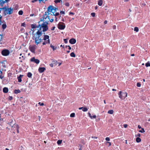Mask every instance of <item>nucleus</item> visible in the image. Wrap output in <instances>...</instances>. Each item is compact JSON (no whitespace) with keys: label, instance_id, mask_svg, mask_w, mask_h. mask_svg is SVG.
<instances>
[{"label":"nucleus","instance_id":"f257e3e1","mask_svg":"<svg viewBox=\"0 0 150 150\" xmlns=\"http://www.w3.org/2000/svg\"><path fill=\"white\" fill-rule=\"evenodd\" d=\"M30 32V35L32 36V38L35 41V43L37 45L40 43L42 41V40L40 37L42 35V33H41L39 31H36L34 33H31Z\"/></svg>","mask_w":150,"mask_h":150},{"label":"nucleus","instance_id":"f03ea898","mask_svg":"<svg viewBox=\"0 0 150 150\" xmlns=\"http://www.w3.org/2000/svg\"><path fill=\"white\" fill-rule=\"evenodd\" d=\"M57 8L52 6H50L47 8V13L49 14L57 16L59 14V13H56Z\"/></svg>","mask_w":150,"mask_h":150},{"label":"nucleus","instance_id":"7ed1b4c3","mask_svg":"<svg viewBox=\"0 0 150 150\" xmlns=\"http://www.w3.org/2000/svg\"><path fill=\"white\" fill-rule=\"evenodd\" d=\"M48 24L47 22L45 21L41 25H39L38 26V28H39V29H37V31L40 30L41 33H42V31L43 32L47 31L48 29Z\"/></svg>","mask_w":150,"mask_h":150},{"label":"nucleus","instance_id":"20e7f679","mask_svg":"<svg viewBox=\"0 0 150 150\" xmlns=\"http://www.w3.org/2000/svg\"><path fill=\"white\" fill-rule=\"evenodd\" d=\"M119 97L122 100H123L127 96V93L126 92H123L120 91L118 93Z\"/></svg>","mask_w":150,"mask_h":150},{"label":"nucleus","instance_id":"39448f33","mask_svg":"<svg viewBox=\"0 0 150 150\" xmlns=\"http://www.w3.org/2000/svg\"><path fill=\"white\" fill-rule=\"evenodd\" d=\"M4 10L5 13L7 14H11L13 13V8L11 7L10 8H5Z\"/></svg>","mask_w":150,"mask_h":150},{"label":"nucleus","instance_id":"423d86ee","mask_svg":"<svg viewBox=\"0 0 150 150\" xmlns=\"http://www.w3.org/2000/svg\"><path fill=\"white\" fill-rule=\"evenodd\" d=\"M58 28L60 30H63L65 28V24L62 22H59L57 25Z\"/></svg>","mask_w":150,"mask_h":150},{"label":"nucleus","instance_id":"0eeeda50","mask_svg":"<svg viewBox=\"0 0 150 150\" xmlns=\"http://www.w3.org/2000/svg\"><path fill=\"white\" fill-rule=\"evenodd\" d=\"M31 33H34L35 32H36V30H37V29H39V28H38V27H37V26L35 24H32L31 25Z\"/></svg>","mask_w":150,"mask_h":150},{"label":"nucleus","instance_id":"6e6552de","mask_svg":"<svg viewBox=\"0 0 150 150\" xmlns=\"http://www.w3.org/2000/svg\"><path fill=\"white\" fill-rule=\"evenodd\" d=\"M1 53L3 55L6 56L9 55V52L8 50H3Z\"/></svg>","mask_w":150,"mask_h":150},{"label":"nucleus","instance_id":"1a4fd4ad","mask_svg":"<svg viewBox=\"0 0 150 150\" xmlns=\"http://www.w3.org/2000/svg\"><path fill=\"white\" fill-rule=\"evenodd\" d=\"M30 61L32 62H34L36 64H38L40 62L39 60L36 59L35 57H33L30 59Z\"/></svg>","mask_w":150,"mask_h":150},{"label":"nucleus","instance_id":"9d476101","mask_svg":"<svg viewBox=\"0 0 150 150\" xmlns=\"http://www.w3.org/2000/svg\"><path fill=\"white\" fill-rule=\"evenodd\" d=\"M37 47L35 45H34L29 47V49L30 51L33 53H34L35 49Z\"/></svg>","mask_w":150,"mask_h":150},{"label":"nucleus","instance_id":"9b49d317","mask_svg":"<svg viewBox=\"0 0 150 150\" xmlns=\"http://www.w3.org/2000/svg\"><path fill=\"white\" fill-rule=\"evenodd\" d=\"M9 0H0V4L1 6H3V4L6 2H8Z\"/></svg>","mask_w":150,"mask_h":150},{"label":"nucleus","instance_id":"f8f14e48","mask_svg":"<svg viewBox=\"0 0 150 150\" xmlns=\"http://www.w3.org/2000/svg\"><path fill=\"white\" fill-rule=\"evenodd\" d=\"M69 42L71 44H74L76 43V40L74 38H72L69 40Z\"/></svg>","mask_w":150,"mask_h":150},{"label":"nucleus","instance_id":"ddd939ff","mask_svg":"<svg viewBox=\"0 0 150 150\" xmlns=\"http://www.w3.org/2000/svg\"><path fill=\"white\" fill-rule=\"evenodd\" d=\"M46 70L45 67H39L38 69V71L40 73H42L44 72Z\"/></svg>","mask_w":150,"mask_h":150},{"label":"nucleus","instance_id":"4468645a","mask_svg":"<svg viewBox=\"0 0 150 150\" xmlns=\"http://www.w3.org/2000/svg\"><path fill=\"white\" fill-rule=\"evenodd\" d=\"M45 19V20L48 19L50 21V22H52L53 21V18L50 19V17L49 16H44L43 19Z\"/></svg>","mask_w":150,"mask_h":150},{"label":"nucleus","instance_id":"2eb2a0df","mask_svg":"<svg viewBox=\"0 0 150 150\" xmlns=\"http://www.w3.org/2000/svg\"><path fill=\"white\" fill-rule=\"evenodd\" d=\"M43 40L45 41H48V40H50L49 36L47 35H44Z\"/></svg>","mask_w":150,"mask_h":150},{"label":"nucleus","instance_id":"dca6fc26","mask_svg":"<svg viewBox=\"0 0 150 150\" xmlns=\"http://www.w3.org/2000/svg\"><path fill=\"white\" fill-rule=\"evenodd\" d=\"M88 115L89 116L91 119H95L96 117V115H93V116H92L90 112L88 113Z\"/></svg>","mask_w":150,"mask_h":150},{"label":"nucleus","instance_id":"f3484780","mask_svg":"<svg viewBox=\"0 0 150 150\" xmlns=\"http://www.w3.org/2000/svg\"><path fill=\"white\" fill-rule=\"evenodd\" d=\"M23 76V75H21L18 78V81L19 82H21L22 80L21 78Z\"/></svg>","mask_w":150,"mask_h":150},{"label":"nucleus","instance_id":"a211bd4d","mask_svg":"<svg viewBox=\"0 0 150 150\" xmlns=\"http://www.w3.org/2000/svg\"><path fill=\"white\" fill-rule=\"evenodd\" d=\"M103 3V0H99L98 1V4L99 6H101L102 5Z\"/></svg>","mask_w":150,"mask_h":150},{"label":"nucleus","instance_id":"6ab92c4d","mask_svg":"<svg viewBox=\"0 0 150 150\" xmlns=\"http://www.w3.org/2000/svg\"><path fill=\"white\" fill-rule=\"evenodd\" d=\"M12 127H13V129H14L13 128V127H16L17 130V132H18H18H19L18 130V127L17 125H16V124L14 125L13 126H12Z\"/></svg>","mask_w":150,"mask_h":150},{"label":"nucleus","instance_id":"aec40b11","mask_svg":"<svg viewBox=\"0 0 150 150\" xmlns=\"http://www.w3.org/2000/svg\"><path fill=\"white\" fill-rule=\"evenodd\" d=\"M8 91V88L6 87L4 88L3 89V91L5 93H7Z\"/></svg>","mask_w":150,"mask_h":150},{"label":"nucleus","instance_id":"412c9836","mask_svg":"<svg viewBox=\"0 0 150 150\" xmlns=\"http://www.w3.org/2000/svg\"><path fill=\"white\" fill-rule=\"evenodd\" d=\"M113 113L114 111L112 110H110L108 112V113L110 114H112Z\"/></svg>","mask_w":150,"mask_h":150},{"label":"nucleus","instance_id":"4be33fe9","mask_svg":"<svg viewBox=\"0 0 150 150\" xmlns=\"http://www.w3.org/2000/svg\"><path fill=\"white\" fill-rule=\"evenodd\" d=\"M136 140V142L137 143L140 142L141 141V139L139 137L137 138Z\"/></svg>","mask_w":150,"mask_h":150},{"label":"nucleus","instance_id":"5701e85b","mask_svg":"<svg viewBox=\"0 0 150 150\" xmlns=\"http://www.w3.org/2000/svg\"><path fill=\"white\" fill-rule=\"evenodd\" d=\"M50 43V40H48V41H45L44 42H43L42 44L43 45H46L47 43Z\"/></svg>","mask_w":150,"mask_h":150},{"label":"nucleus","instance_id":"b1692460","mask_svg":"<svg viewBox=\"0 0 150 150\" xmlns=\"http://www.w3.org/2000/svg\"><path fill=\"white\" fill-rule=\"evenodd\" d=\"M70 56L72 57H76V55L73 52H72L70 54Z\"/></svg>","mask_w":150,"mask_h":150},{"label":"nucleus","instance_id":"393cba45","mask_svg":"<svg viewBox=\"0 0 150 150\" xmlns=\"http://www.w3.org/2000/svg\"><path fill=\"white\" fill-rule=\"evenodd\" d=\"M2 27L3 29H4L6 28L7 26L6 24H4L2 25Z\"/></svg>","mask_w":150,"mask_h":150},{"label":"nucleus","instance_id":"a878e982","mask_svg":"<svg viewBox=\"0 0 150 150\" xmlns=\"http://www.w3.org/2000/svg\"><path fill=\"white\" fill-rule=\"evenodd\" d=\"M20 91L19 90H15L14 91V92L15 93H18L20 92Z\"/></svg>","mask_w":150,"mask_h":150},{"label":"nucleus","instance_id":"bb28decb","mask_svg":"<svg viewBox=\"0 0 150 150\" xmlns=\"http://www.w3.org/2000/svg\"><path fill=\"white\" fill-rule=\"evenodd\" d=\"M145 66L146 67H150V63L149 62H148L146 63Z\"/></svg>","mask_w":150,"mask_h":150},{"label":"nucleus","instance_id":"cd10ccee","mask_svg":"<svg viewBox=\"0 0 150 150\" xmlns=\"http://www.w3.org/2000/svg\"><path fill=\"white\" fill-rule=\"evenodd\" d=\"M32 74L30 72H28L27 74V76L28 77L30 78L32 76Z\"/></svg>","mask_w":150,"mask_h":150},{"label":"nucleus","instance_id":"c85d7f7f","mask_svg":"<svg viewBox=\"0 0 150 150\" xmlns=\"http://www.w3.org/2000/svg\"><path fill=\"white\" fill-rule=\"evenodd\" d=\"M52 63L53 64V65L55 66L57 64V62L56 60L53 61H52Z\"/></svg>","mask_w":150,"mask_h":150},{"label":"nucleus","instance_id":"c756f323","mask_svg":"<svg viewBox=\"0 0 150 150\" xmlns=\"http://www.w3.org/2000/svg\"><path fill=\"white\" fill-rule=\"evenodd\" d=\"M62 140H58L57 141V143L58 144L60 145L62 143Z\"/></svg>","mask_w":150,"mask_h":150},{"label":"nucleus","instance_id":"7c9ffc66","mask_svg":"<svg viewBox=\"0 0 150 150\" xmlns=\"http://www.w3.org/2000/svg\"><path fill=\"white\" fill-rule=\"evenodd\" d=\"M75 116V114L74 113H72L70 114V117H74Z\"/></svg>","mask_w":150,"mask_h":150},{"label":"nucleus","instance_id":"2f4dec72","mask_svg":"<svg viewBox=\"0 0 150 150\" xmlns=\"http://www.w3.org/2000/svg\"><path fill=\"white\" fill-rule=\"evenodd\" d=\"M88 109L86 108H83L82 110L84 112L87 111Z\"/></svg>","mask_w":150,"mask_h":150},{"label":"nucleus","instance_id":"473e14b6","mask_svg":"<svg viewBox=\"0 0 150 150\" xmlns=\"http://www.w3.org/2000/svg\"><path fill=\"white\" fill-rule=\"evenodd\" d=\"M139 132L141 133H144V132H145V131L144 130V129L143 128H142L141 130H140L139 131Z\"/></svg>","mask_w":150,"mask_h":150},{"label":"nucleus","instance_id":"72a5a7b5","mask_svg":"<svg viewBox=\"0 0 150 150\" xmlns=\"http://www.w3.org/2000/svg\"><path fill=\"white\" fill-rule=\"evenodd\" d=\"M134 31H135L136 32H138L139 31V29L137 27H135L134 28Z\"/></svg>","mask_w":150,"mask_h":150},{"label":"nucleus","instance_id":"f704fd0d","mask_svg":"<svg viewBox=\"0 0 150 150\" xmlns=\"http://www.w3.org/2000/svg\"><path fill=\"white\" fill-rule=\"evenodd\" d=\"M23 11H21H21H20L19 12H18V14L19 15H22L23 14Z\"/></svg>","mask_w":150,"mask_h":150},{"label":"nucleus","instance_id":"c9c22d12","mask_svg":"<svg viewBox=\"0 0 150 150\" xmlns=\"http://www.w3.org/2000/svg\"><path fill=\"white\" fill-rule=\"evenodd\" d=\"M50 47L53 49L54 50L56 49V48H55L54 47V46L52 45H51Z\"/></svg>","mask_w":150,"mask_h":150},{"label":"nucleus","instance_id":"e433bc0d","mask_svg":"<svg viewBox=\"0 0 150 150\" xmlns=\"http://www.w3.org/2000/svg\"><path fill=\"white\" fill-rule=\"evenodd\" d=\"M95 13H91V15L93 17H95Z\"/></svg>","mask_w":150,"mask_h":150},{"label":"nucleus","instance_id":"4c0bfd02","mask_svg":"<svg viewBox=\"0 0 150 150\" xmlns=\"http://www.w3.org/2000/svg\"><path fill=\"white\" fill-rule=\"evenodd\" d=\"M38 104L40 106H43L44 105V104L43 103H41L40 102H39L38 103Z\"/></svg>","mask_w":150,"mask_h":150},{"label":"nucleus","instance_id":"58836bf2","mask_svg":"<svg viewBox=\"0 0 150 150\" xmlns=\"http://www.w3.org/2000/svg\"><path fill=\"white\" fill-rule=\"evenodd\" d=\"M21 26H22L25 27V23H22V24H21Z\"/></svg>","mask_w":150,"mask_h":150},{"label":"nucleus","instance_id":"ea45409f","mask_svg":"<svg viewBox=\"0 0 150 150\" xmlns=\"http://www.w3.org/2000/svg\"><path fill=\"white\" fill-rule=\"evenodd\" d=\"M60 1V0H55L54 1V2L55 3H59Z\"/></svg>","mask_w":150,"mask_h":150},{"label":"nucleus","instance_id":"a19ab883","mask_svg":"<svg viewBox=\"0 0 150 150\" xmlns=\"http://www.w3.org/2000/svg\"><path fill=\"white\" fill-rule=\"evenodd\" d=\"M141 85V84L140 83H137V86H138V87H140Z\"/></svg>","mask_w":150,"mask_h":150},{"label":"nucleus","instance_id":"79ce46f5","mask_svg":"<svg viewBox=\"0 0 150 150\" xmlns=\"http://www.w3.org/2000/svg\"><path fill=\"white\" fill-rule=\"evenodd\" d=\"M105 140L107 141H109L110 140V139L109 137H107L105 138Z\"/></svg>","mask_w":150,"mask_h":150},{"label":"nucleus","instance_id":"37998d69","mask_svg":"<svg viewBox=\"0 0 150 150\" xmlns=\"http://www.w3.org/2000/svg\"><path fill=\"white\" fill-rule=\"evenodd\" d=\"M19 58L20 59H24V57L23 55H22L21 57H19Z\"/></svg>","mask_w":150,"mask_h":150},{"label":"nucleus","instance_id":"c03bdc74","mask_svg":"<svg viewBox=\"0 0 150 150\" xmlns=\"http://www.w3.org/2000/svg\"><path fill=\"white\" fill-rule=\"evenodd\" d=\"M67 40H68L67 39H64V42L65 43H67V42H68Z\"/></svg>","mask_w":150,"mask_h":150},{"label":"nucleus","instance_id":"a18cd8bd","mask_svg":"<svg viewBox=\"0 0 150 150\" xmlns=\"http://www.w3.org/2000/svg\"><path fill=\"white\" fill-rule=\"evenodd\" d=\"M123 126L125 128H126L127 127L128 125L126 124H125L123 125Z\"/></svg>","mask_w":150,"mask_h":150},{"label":"nucleus","instance_id":"49530a36","mask_svg":"<svg viewBox=\"0 0 150 150\" xmlns=\"http://www.w3.org/2000/svg\"><path fill=\"white\" fill-rule=\"evenodd\" d=\"M65 5L67 6H69V4L68 3H66Z\"/></svg>","mask_w":150,"mask_h":150},{"label":"nucleus","instance_id":"de8ad7c7","mask_svg":"<svg viewBox=\"0 0 150 150\" xmlns=\"http://www.w3.org/2000/svg\"><path fill=\"white\" fill-rule=\"evenodd\" d=\"M60 13L61 14H65V12L64 11H61Z\"/></svg>","mask_w":150,"mask_h":150},{"label":"nucleus","instance_id":"09e8293b","mask_svg":"<svg viewBox=\"0 0 150 150\" xmlns=\"http://www.w3.org/2000/svg\"><path fill=\"white\" fill-rule=\"evenodd\" d=\"M2 39V35H0V41Z\"/></svg>","mask_w":150,"mask_h":150},{"label":"nucleus","instance_id":"8fccbe9b","mask_svg":"<svg viewBox=\"0 0 150 150\" xmlns=\"http://www.w3.org/2000/svg\"><path fill=\"white\" fill-rule=\"evenodd\" d=\"M50 66L51 67H53L54 66V65H53V64L52 63H51L50 64Z\"/></svg>","mask_w":150,"mask_h":150},{"label":"nucleus","instance_id":"3c124183","mask_svg":"<svg viewBox=\"0 0 150 150\" xmlns=\"http://www.w3.org/2000/svg\"><path fill=\"white\" fill-rule=\"evenodd\" d=\"M66 47H69V50H70L71 49V47L70 46H66Z\"/></svg>","mask_w":150,"mask_h":150},{"label":"nucleus","instance_id":"603ef678","mask_svg":"<svg viewBox=\"0 0 150 150\" xmlns=\"http://www.w3.org/2000/svg\"><path fill=\"white\" fill-rule=\"evenodd\" d=\"M13 98L11 96H9V99L10 100H12Z\"/></svg>","mask_w":150,"mask_h":150},{"label":"nucleus","instance_id":"864d4df0","mask_svg":"<svg viewBox=\"0 0 150 150\" xmlns=\"http://www.w3.org/2000/svg\"><path fill=\"white\" fill-rule=\"evenodd\" d=\"M69 15H74V13L73 12H70L69 13Z\"/></svg>","mask_w":150,"mask_h":150},{"label":"nucleus","instance_id":"5fc2aeb1","mask_svg":"<svg viewBox=\"0 0 150 150\" xmlns=\"http://www.w3.org/2000/svg\"><path fill=\"white\" fill-rule=\"evenodd\" d=\"M38 1V0H33L32 1V2H33V3H34L35 2H36V1Z\"/></svg>","mask_w":150,"mask_h":150},{"label":"nucleus","instance_id":"6e6d98bb","mask_svg":"<svg viewBox=\"0 0 150 150\" xmlns=\"http://www.w3.org/2000/svg\"><path fill=\"white\" fill-rule=\"evenodd\" d=\"M5 9V7L3 8H0V13L1 12V11L2 9Z\"/></svg>","mask_w":150,"mask_h":150},{"label":"nucleus","instance_id":"4d7b16f0","mask_svg":"<svg viewBox=\"0 0 150 150\" xmlns=\"http://www.w3.org/2000/svg\"><path fill=\"white\" fill-rule=\"evenodd\" d=\"M137 136L138 137H140L141 136V135L140 134L138 133L137 134Z\"/></svg>","mask_w":150,"mask_h":150},{"label":"nucleus","instance_id":"13d9d810","mask_svg":"<svg viewBox=\"0 0 150 150\" xmlns=\"http://www.w3.org/2000/svg\"><path fill=\"white\" fill-rule=\"evenodd\" d=\"M107 143L109 144V146H110L111 145V143L110 142H107Z\"/></svg>","mask_w":150,"mask_h":150},{"label":"nucleus","instance_id":"bf43d9fd","mask_svg":"<svg viewBox=\"0 0 150 150\" xmlns=\"http://www.w3.org/2000/svg\"><path fill=\"white\" fill-rule=\"evenodd\" d=\"M116 28V26L115 25H114L113 26V29H115Z\"/></svg>","mask_w":150,"mask_h":150},{"label":"nucleus","instance_id":"052dcab7","mask_svg":"<svg viewBox=\"0 0 150 150\" xmlns=\"http://www.w3.org/2000/svg\"><path fill=\"white\" fill-rule=\"evenodd\" d=\"M138 128H139V129H141L142 128V127H141V126H140V125H138Z\"/></svg>","mask_w":150,"mask_h":150},{"label":"nucleus","instance_id":"680f3d73","mask_svg":"<svg viewBox=\"0 0 150 150\" xmlns=\"http://www.w3.org/2000/svg\"><path fill=\"white\" fill-rule=\"evenodd\" d=\"M107 21H104V23L105 24H107Z\"/></svg>","mask_w":150,"mask_h":150},{"label":"nucleus","instance_id":"e2e57ef3","mask_svg":"<svg viewBox=\"0 0 150 150\" xmlns=\"http://www.w3.org/2000/svg\"><path fill=\"white\" fill-rule=\"evenodd\" d=\"M57 64H58V65L59 66L61 64V63H57Z\"/></svg>","mask_w":150,"mask_h":150},{"label":"nucleus","instance_id":"0e129e2a","mask_svg":"<svg viewBox=\"0 0 150 150\" xmlns=\"http://www.w3.org/2000/svg\"><path fill=\"white\" fill-rule=\"evenodd\" d=\"M3 76L0 75V78L1 79H3Z\"/></svg>","mask_w":150,"mask_h":150},{"label":"nucleus","instance_id":"69168bd1","mask_svg":"<svg viewBox=\"0 0 150 150\" xmlns=\"http://www.w3.org/2000/svg\"><path fill=\"white\" fill-rule=\"evenodd\" d=\"M92 137V138H95V139H97V137Z\"/></svg>","mask_w":150,"mask_h":150},{"label":"nucleus","instance_id":"338daca9","mask_svg":"<svg viewBox=\"0 0 150 150\" xmlns=\"http://www.w3.org/2000/svg\"><path fill=\"white\" fill-rule=\"evenodd\" d=\"M83 107H81V108H79V110H81V109H83Z\"/></svg>","mask_w":150,"mask_h":150},{"label":"nucleus","instance_id":"774afa93","mask_svg":"<svg viewBox=\"0 0 150 150\" xmlns=\"http://www.w3.org/2000/svg\"><path fill=\"white\" fill-rule=\"evenodd\" d=\"M55 28V27H53L52 29V30H54Z\"/></svg>","mask_w":150,"mask_h":150}]
</instances>
